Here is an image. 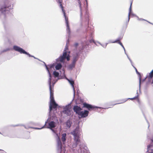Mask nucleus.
<instances>
[{
	"instance_id": "nucleus-1",
	"label": "nucleus",
	"mask_w": 153,
	"mask_h": 153,
	"mask_svg": "<svg viewBox=\"0 0 153 153\" xmlns=\"http://www.w3.org/2000/svg\"><path fill=\"white\" fill-rule=\"evenodd\" d=\"M46 69L47 70L49 75V79L48 81V83L49 85V90L50 91V102L49 105V114L48 117L44 126L41 128H35V129H40L43 128L45 126V128H50L55 134L54 136L55 137L57 142V149L60 152L62 149V144L60 138L58 134L56 133V131L54 130L53 128L56 127L58 122V119L54 114H52L51 112L53 108L55 109L58 106V105L56 103L53 97V90H52L51 85V81L52 82L53 84H55L56 82V80L55 81L54 79L51 76L48 68L47 67V65L45 64Z\"/></svg>"
},
{
	"instance_id": "nucleus-2",
	"label": "nucleus",
	"mask_w": 153,
	"mask_h": 153,
	"mask_svg": "<svg viewBox=\"0 0 153 153\" xmlns=\"http://www.w3.org/2000/svg\"><path fill=\"white\" fill-rule=\"evenodd\" d=\"M68 49V47L66 46H65L64 51L62 55L59 58L56 59L57 62H64L65 59H67V61L69 60L70 52L67 51Z\"/></svg>"
},
{
	"instance_id": "nucleus-3",
	"label": "nucleus",
	"mask_w": 153,
	"mask_h": 153,
	"mask_svg": "<svg viewBox=\"0 0 153 153\" xmlns=\"http://www.w3.org/2000/svg\"><path fill=\"white\" fill-rule=\"evenodd\" d=\"M81 130L80 129L79 127H77L76 128L71 131V134L73 135L74 137V140L76 142L79 141V136L80 135Z\"/></svg>"
},
{
	"instance_id": "nucleus-4",
	"label": "nucleus",
	"mask_w": 153,
	"mask_h": 153,
	"mask_svg": "<svg viewBox=\"0 0 153 153\" xmlns=\"http://www.w3.org/2000/svg\"><path fill=\"white\" fill-rule=\"evenodd\" d=\"M63 109L62 112L67 116H70L72 115L73 112L71 109V104L70 103L65 106L61 107Z\"/></svg>"
},
{
	"instance_id": "nucleus-5",
	"label": "nucleus",
	"mask_w": 153,
	"mask_h": 153,
	"mask_svg": "<svg viewBox=\"0 0 153 153\" xmlns=\"http://www.w3.org/2000/svg\"><path fill=\"white\" fill-rule=\"evenodd\" d=\"M74 140V143H73L72 144V147L73 148H76V147L77 145L79 143V149L78 150V151L79 153H84V149H85V148H83V143L81 142L80 140H79V141L78 142H76L75 140Z\"/></svg>"
},
{
	"instance_id": "nucleus-6",
	"label": "nucleus",
	"mask_w": 153,
	"mask_h": 153,
	"mask_svg": "<svg viewBox=\"0 0 153 153\" xmlns=\"http://www.w3.org/2000/svg\"><path fill=\"white\" fill-rule=\"evenodd\" d=\"M13 49L15 51L19 52L21 54H25L28 55L29 57H33L34 58L36 59V58L34 57L33 56L30 55L28 53L25 51L22 48H21L19 46H17L16 45H14L13 46Z\"/></svg>"
},
{
	"instance_id": "nucleus-7",
	"label": "nucleus",
	"mask_w": 153,
	"mask_h": 153,
	"mask_svg": "<svg viewBox=\"0 0 153 153\" xmlns=\"http://www.w3.org/2000/svg\"><path fill=\"white\" fill-rule=\"evenodd\" d=\"M148 79V82H147V84L149 85L150 84H152L153 83V70L143 80L144 81L146 79Z\"/></svg>"
},
{
	"instance_id": "nucleus-8",
	"label": "nucleus",
	"mask_w": 153,
	"mask_h": 153,
	"mask_svg": "<svg viewBox=\"0 0 153 153\" xmlns=\"http://www.w3.org/2000/svg\"><path fill=\"white\" fill-rule=\"evenodd\" d=\"M59 3L60 4V6L62 8V11L63 13L64 14V17H65V22H66V24L67 32L68 33H69L70 32V30H69V25H68V18H67L66 17V16L65 12L64 11V10L62 8V4H61V2L60 1H59Z\"/></svg>"
},
{
	"instance_id": "nucleus-9",
	"label": "nucleus",
	"mask_w": 153,
	"mask_h": 153,
	"mask_svg": "<svg viewBox=\"0 0 153 153\" xmlns=\"http://www.w3.org/2000/svg\"><path fill=\"white\" fill-rule=\"evenodd\" d=\"M7 8L5 6L1 7L0 5V11L2 13V15L3 16H7L9 13V11L6 9Z\"/></svg>"
},
{
	"instance_id": "nucleus-10",
	"label": "nucleus",
	"mask_w": 153,
	"mask_h": 153,
	"mask_svg": "<svg viewBox=\"0 0 153 153\" xmlns=\"http://www.w3.org/2000/svg\"><path fill=\"white\" fill-rule=\"evenodd\" d=\"M62 73H61V74L62 75V76L65 77V78L68 81L70 84L72 86V88H73L74 91V96L75 95V91L74 90V82L73 80H72V79H68L66 77H65V74L64 70H62Z\"/></svg>"
},
{
	"instance_id": "nucleus-11",
	"label": "nucleus",
	"mask_w": 153,
	"mask_h": 153,
	"mask_svg": "<svg viewBox=\"0 0 153 153\" xmlns=\"http://www.w3.org/2000/svg\"><path fill=\"white\" fill-rule=\"evenodd\" d=\"M83 106L84 107L87 108L89 110H92L94 108H98L96 106H93L91 105L86 103H83Z\"/></svg>"
},
{
	"instance_id": "nucleus-12",
	"label": "nucleus",
	"mask_w": 153,
	"mask_h": 153,
	"mask_svg": "<svg viewBox=\"0 0 153 153\" xmlns=\"http://www.w3.org/2000/svg\"><path fill=\"white\" fill-rule=\"evenodd\" d=\"M88 113L89 112L87 110H85L84 111H81L78 115L82 117H85L88 116Z\"/></svg>"
},
{
	"instance_id": "nucleus-13",
	"label": "nucleus",
	"mask_w": 153,
	"mask_h": 153,
	"mask_svg": "<svg viewBox=\"0 0 153 153\" xmlns=\"http://www.w3.org/2000/svg\"><path fill=\"white\" fill-rule=\"evenodd\" d=\"M153 152V140H151V144L147 146V152Z\"/></svg>"
},
{
	"instance_id": "nucleus-14",
	"label": "nucleus",
	"mask_w": 153,
	"mask_h": 153,
	"mask_svg": "<svg viewBox=\"0 0 153 153\" xmlns=\"http://www.w3.org/2000/svg\"><path fill=\"white\" fill-rule=\"evenodd\" d=\"M74 111L79 115L82 110V108L79 107L76 105L73 108Z\"/></svg>"
},
{
	"instance_id": "nucleus-15",
	"label": "nucleus",
	"mask_w": 153,
	"mask_h": 153,
	"mask_svg": "<svg viewBox=\"0 0 153 153\" xmlns=\"http://www.w3.org/2000/svg\"><path fill=\"white\" fill-rule=\"evenodd\" d=\"M76 60L77 59L76 57L74 58L72 64L69 65V68L72 69L74 67L75 64Z\"/></svg>"
},
{
	"instance_id": "nucleus-16",
	"label": "nucleus",
	"mask_w": 153,
	"mask_h": 153,
	"mask_svg": "<svg viewBox=\"0 0 153 153\" xmlns=\"http://www.w3.org/2000/svg\"><path fill=\"white\" fill-rule=\"evenodd\" d=\"M132 4V2H131L130 6L129 8V12L128 13V21H129L130 19V16L132 15H134L131 12V5Z\"/></svg>"
},
{
	"instance_id": "nucleus-17",
	"label": "nucleus",
	"mask_w": 153,
	"mask_h": 153,
	"mask_svg": "<svg viewBox=\"0 0 153 153\" xmlns=\"http://www.w3.org/2000/svg\"><path fill=\"white\" fill-rule=\"evenodd\" d=\"M66 134L65 133H64L62 135V137H61V140L62 141V142L63 144H64L65 140H66Z\"/></svg>"
},
{
	"instance_id": "nucleus-18",
	"label": "nucleus",
	"mask_w": 153,
	"mask_h": 153,
	"mask_svg": "<svg viewBox=\"0 0 153 153\" xmlns=\"http://www.w3.org/2000/svg\"><path fill=\"white\" fill-rule=\"evenodd\" d=\"M62 67V65L60 63H57L55 66V68L56 70H58Z\"/></svg>"
},
{
	"instance_id": "nucleus-19",
	"label": "nucleus",
	"mask_w": 153,
	"mask_h": 153,
	"mask_svg": "<svg viewBox=\"0 0 153 153\" xmlns=\"http://www.w3.org/2000/svg\"><path fill=\"white\" fill-rule=\"evenodd\" d=\"M127 57L128 58V59H129V61H130V62L131 63V65L133 66V67L135 69L136 73L137 74H140V73H139V72H138L137 69L134 66H133V62H132L131 60V59L129 57V56H128L127 55Z\"/></svg>"
},
{
	"instance_id": "nucleus-20",
	"label": "nucleus",
	"mask_w": 153,
	"mask_h": 153,
	"mask_svg": "<svg viewBox=\"0 0 153 153\" xmlns=\"http://www.w3.org/2000/svg\"><path fill=\"white\" fill-rule=\"evenodd\" d=\"M66 126L68 128H69L71 126V122L69 120H68L66 123Z\"/></svg>"
},
{
	"instance_id": "nucleus-21",
	"label": "nucleus",
	"mask_w": 153,
	"mask_h": 153,
	"mask_svg": "<svg viewBox=\"0 0 153 153\" xmlns=\"http://www.w3.org/2000/svg\"><path fill=\"white\" fill-rule=\"evenodd\" d=\"M53 75L54 76V78H55L56 77H57L59 76V73H58L57 72H56V71H54L53 72Z\"/></svg>"
},
{
	"instance_id": "nucleus-22",
	"label": "nucleus",
	"mask_w": 153,
	"mask_h": 153,
	"mask_svg": "<svg viewBox=\"0 0 153 153\" xmlns=\"http://www.w3.org/2000/svg\"><path fill=\"white\" fill-rule=\"evenodd\" d=\"M119 41V39H117L114 41H110L108 42V43H116V42H117ZM108 44V43H106L105 45H106V46H107V45Z\"/></svg>"
},
{
	"instance_id": "nucleus-23",
	"label": "nucleus",
	"mask_w": 153,
	"mask_h": 153,
	"mask_svg": "<svg viewBox=\"0 0 153 153\" xmlns=\"http://www.w3.org/2000/svg\"><path fill=\"white\" fill-rule=\"evenodd\" d=\"M10 48H7L6 49H4L1 51V53L6 52L10 50Z\"/></svg>"
},
{
	"instance_id": "nucleus-24",
	"label": "nucleus",
	"mask_w": 153,
	"mask_h": 153,
	"mask_svg": "<svg viewBox=\"0 0 153 153\" xmlns=\"http://www.w3.org/2000/svg\"><path fill=\"white\" fill-rule=\"evenodd\" d=\"M78 3H79V7L80 10H81V3L80 1V0H77Z\"/></svg>"
},
{
	"instance_id": "nucleus-25",
	"label": "nucleus",
	"mask_w": 153,
	"mask_h": 153,
	"mask_svg": "<svg viewBox=\"0 0 153 153\" xmlns=\"http://www.w3.org/2000/svg\"><path fill=\"white\" fill-rule=\"evenodd\" d=\"M97 42V43H99V44H100V45H101L103 48H106V45H102V44H101V43H100L99 42Z\"/></svg>"
},
{
	"instance_id": "nucleus-26",
	"label": "nucleus",
	"mask_w": 153,
	"mask_h": 153,
	"mask_svg": "<svg viewBox=\"0 0 153 153\" xmlns=\"http://www.w3.org/2000/svg\"><path fill=\"white\" fill-rule=\"evenodd\" d=\"M141 78L140 76L139 77V88H140V85H141Z\"/></svg>"
},
{
	"instance_id": "nucleus-27",
	"label": "nucleus",
	"mask_w": 153,
	"mask_h": 153,
	"mask_svg": "<svg viewBox=\"0 0 153 153\" xmlns=\"http://www.w3.org/2000/svg\"><path fill=\"white\" fill-rule=\"evenodd\" d=\"M137 97H135L132 98H129L128 99H130L131 100H133V99H135L137 98Z\"/></svg>"
},
{
	"instance_id": "nucleus-28",
	"label": "nucleus",
	"mask_w": 153,
	"mask_h": 153,
	"mask_svg": "<svg viewBox=\"0 0 153 153\" xmlns=\"http://www.w3.org/2000/svg\"><path fill=\"white\" fill-rule=\"evenodd\" d=\"M121 46L123 48V49L125 51V53L126 55L127 56V55L128 56V55L126 53V51H125V48L124 47L123 45H121Z\"/></svg>"
},
{
	"instance_id": "nucleus-29",
	"label": "nucleus",
	"mask_w": 153,
	"mask_h": 153,
	"mask_svg": "<svg viewBox=\"0 0 153 153\" xmlns=\"http://www.w3.org/2000/svg\"><path fill=\"white\" fill-rule=\"evenodd\" d=\"M93 42L95 43L96 45H97L96 43L94 41V40H90V42Z\"/></svg>"
},
{
	"instance_id": "nucleus-30",
	"label": "nucleus",
	"mask_w": 153,
	"mask_h": 153,
	"mask_svg": "<svg viewBox=\"0 0 153 153\" xmlns=\"http://www.w3.org/2000/svg\"><path fill=\"white\" fill-rule=\"evenodd\" d=\"M118 43L121 45H122L123 44H122L120 42H119Z\"/></svg>"
},
{
	"instance_id": "nucleus-31",
	"label": "nucleus",
	"mask_w": 153,
	"mask_h": 153,
	"mask_svg": "<svg viewBox=\"0 0 153 153\" xmlns=\"http://www.w3.org/2000/svg\"><path fill=\"white\" fill-rule=\"evenodd\" d=\"M148 153H153V152H147Z\"/></svg>"
},
{
	"instance_id": "nucleus-32",
	"label": "nucleus",
	"mask_w": 153,
	"mask_h": 153,
	"mask_svg": "<svg viewBox=\"0 0 153 153\" xmlns=\"http://www.w3.org/2000/svg\"><path fill=\"white\" fill-rule=\"evenodd\" d=\"M138 20H144V19H139Z\"/></svg>"
},
{
	"instance_id": "nucleus-33",
	"label": "nucleus",
	"mask_w": 153,
	"mask_h": 153,
	"mask_svg": "<svg viewBox=\"0 0 153 153\" xmlns=\"http://www.w3.org/2000/svg\"><path fill=\"white\" fill-rule=\"evenodd\" d=\"M50 67V68H51L52 67V66L51 65Z\"/></svg>"
},
{
	"instance_id": "nucleus-34",
	"label": "nucleus",
	"mask_w": 153,
	"mask_h": 153,
	"mask_svg": "<svg viewBox=\"0 0 153 153\" xmlns=\"http://www.w3.org/2000/svg\"><path fill=\"white\" fill-rule=\"evenodd\" d=\"M25 128H27V127H25Z\"/></svg>"
},
{
	"instance_id": "nucleus-35",
	"label": "nucleus",
	"mask_w": 153,
	"mask_h": 153,
	"mask_svg": "<svg viewBox=\"0 0 153 153\" xmlns=\"http://www.w3.org/2000/svg\"><path fill=\"white\" fill-rule=\"evenodd\" d=\"M0 150H1L0 149Z\"/></svg>"
},
{
	"instance_id": "nucleus-36",
	"label": "nucleus",
	"mask_w": 153,
	"mask_h": 153,
	"mask_svg": "<svg viewBox=\"0 0 153 153\" xmlns=\"http://www.w3.org/2000/svg\"><path fill=\"white\" fill-rule=\"evenodd\" d=\"M0 133H1L0 132Z\"/></svg>"
}]
</instances>
